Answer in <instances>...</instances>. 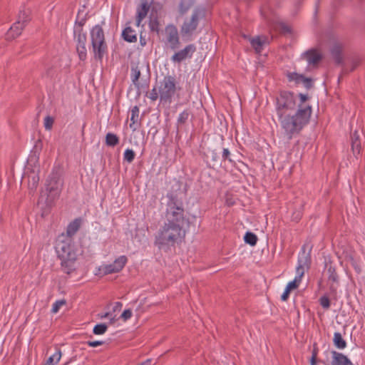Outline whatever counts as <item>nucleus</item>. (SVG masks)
Segmentation results:
<instances>
[{
    "mask_svg": "<svg viewBox=\"0 0 365 365\" xmlns=\"http://www.w3.org/2000/svg\"><path fill=\"white\" fill-rule=\"evenodd\" d=\"M183 183L174 179L172 182L170 190L166 195L168 202L166 203L165 218L166 222L179 225L184 228L185 225L189 224V218L186 217L183 202L180 197L181 193H186L185 185L184 190L182 192Z\"/></svg>",
    "mask_w": 365,
    "mask_h": 365,
    "instance_id": "obj_1",
    "label": "nucleus"
},
{
    "mask_svg": "<svg viewBox=\"0 0 365 365\" xmlns=\"http://www.w3.org/2000/svg\"><path fill=\"white\" fill-rule=\"evenodd\" d=\"M312 113L310 105L299 104L294 114L290 113L278 118L282 128L289 139L299 134L303 128L309 123Z\"/></svg>",
    "mask_w": 365,
    "mask_h": 365,
    "instance_id": "obj_2",
    "label": "nucleus"
},
{
    "mask_svg": "<svg viewBox=\"0 0 365 365\" xmlns=\"http://www.w3.org/2000/svg\"><path fill=\"white\" fill-rule=\"evenodd\" d=\"M55 248L63 272L70 274L74 272L77 268L78 255L73 240L69 237H65L63 234L58 237Z\"/></svg>",
    "mask_w": 365,
    "mask_h": 365,
    "instance_id": "obj_3",
    "label": "nucleus"
},
{
    "mask_svg": "<svg viewBox=\"0 0 365 365\" xmlns=\"http://www.w3.org/2000/svg\"><path fill=\"white\" fill-rule=\"evenodd\" d=\"M185 237V230L179 225L165 222L155 235V245L159 249H170L181 242Z\"/></svg>",
    "mask_w": 365,
    "mask_h": 365,
    "instance_id": "obj_4",
    "label": "nucleus"
},
{
    "mask_svg": "<svg viewBox=\"0 0 365 365\" xmlns=\"http://www.w3.org/2000/svg\"><path fill=\"white\" fill-rule=\"evenodd\" d=\"M63 185L60 170L53 169L46 179L45 190L41 192L39 201L44 200L46 205H51L53 201L60 196Z\"/></svg>",
    "mask_w": 365,
    "mask_h": 365,
    "instance_id": "obj_5",
    "label": "nucleus"
},
{
    "mask_svg": "<svg viewBox=\"0 0 365 365\" xmlns=\"http://www.w3.org/2000/svg\"><path fill=\"white\" fill-rule=\"evenodd\" d=\"M92 51L95 59L102 61L108 52L103 29L100 25H96L91 31Z\"/></svg>",
    "mask_w": 365,
    "mask_h": 365,
    "instance_id": "obj_6",
    "label": "nucleus"
},
{
    "mask_svg": "<svg viewBox=\"0 0 365 365\" xmlns=\"http://www.w3.org/2000/svg\"><path fill=\"white\" fill-rule=\"evenodd\" d=\"M296 108V100L294 93L287 91H280L276 98V113L277 117H282L290 112L294 111Z\"/></svg>",
    "mask_w": 365,
    "mask_h": 365,
    "instance_id": "obj_7",
    "label": "nucleus"
},
{
    "mask_svg": "<svg viewBox=\"0 0 365 365\" xmlns=\"http://www.w3.org/2000/svg\"><path fill=\"white\" fill-rule=\"evenodd\" d=\"M176 92V81L175 76H165L159 87V95L163 102H170Z\"/></svg>",
    "mask_w": 365,
    "mask_h": 365,
    "instance_id": "obj_8",
    "label": "nucleus"
},
{
    "mask_svg": "<svg viewBox=\"0 0 365 365\" xmlns=\"http://www.w3.org/2000/svg\"><path fill=\"white\" fill-rule=\"evenodd\" d=\"M199 11L195 10L193 11L191 18L186 19L181 26L180 32L183 36H190L197 29L199 22Z\"/></svg>",
    "mask_w": 365,
    "mask_h": 365,
    "instance_id": "obj_9",
    "label": "nucleus"
},
{
    "mask_svg": "<svg viewBox=\"0 0 365 365\" xmlns=\"http://www.w3.org/2000/svg\"><path fill=\"white\" fill-rule=\"evenodd\" d=\"M166 41L171 50H176L180 47V38L178 31L175 26L173 24L168 25L165 27Z\"/></svg>",
    "mask_w": 365,
    "mask_h": 365,
    "instance_id": "obj_10",
    "label": "nucleus"
},
{
    "mask_svg": "<svg viewBox=\"0 0 365 365\" xmlns=\"http://www.w3.org/2000/svg\"><path fill=\"white\" fill-rule=\"evenodd\" d=\"M127 261L128 259L125 255L120 256L113 263L103 265L100 270L103 271L105 274L119 272L125 267Z\"/></svg>",
    "mask_w": 365,
    "mask_h": 365,
    "instance_id": "obj_11",
    "label": "nucleus"
},
{
    "mask_svg": "<svg viewBox=\"0 0 365 365\" xmlns=\"http://www.w3.org/2000/svg\"><path fill=\"white\" fill-rule=\"evenodd\" d=\"M74 39L76 41V51L81 61H85L87 56L86 33L81 31L76 33V36H74Z\"/></svg>",
    "mask_w": 365,
    "mask_h": 365,
    "instance_id": "obj_12",
    "label": "nucleus"
},
{
    "mask_svg": "<svg viewBox=\"0 0 365 365\" xmlns=\"http://www.w3.org/2000/svg\"><path fill=\"white\" fill-rule=\"evenodd\" d=\"M196 47L194 44H189L183 49L176 52L171 57V60L174 63H180L187 58H191L192 54L195 52Z\"/></svg>",
    "mask_w": 365,
    "mask_h": 365,
    "instance_id": "obj_13",
    "label": "nucleus"
},
{
    "mask_svg": "<svg viewBox=\"0 0 365 365\" xmlns=\"http://www.w3.org/2000/svg\"><path fill=\"white\" fill-rule=\"evenodd\" d=\"M325 354L327 356L331 355V365H353L351 361L341 353L327 349L325 351Z\"/></svg>",
    "mask_w": 365,
    "mask_h": 365,
    "instance_id": "obj_14",
    "label": "nucleus"
},
{
    "mask_svg": "<svg viewBox=\"0 0 365 365\" xmlns=\"http://www.w3.org/2000/svg\"><path fill=\"white\" fill-rule=\"evenodd\" d=\"M140 110L138 106H133L130 110V121L129 125L133 131H135L140 125L141 119L139 117Z\"/></svg>",
    "mask_w": 365,
    "mask_h": 365,
    "instance_id": "obj_15",
    "label": "nucleus"
},
{
    "mask_svg": "<svg viewBox=\"0 0 365 365\" xmlns=\"http://www.w3.org/2000/svg\"><path fill=\"white\" fill-rule=\"evenodd\" d=\"M309 65H316L322 59V55L314 48L309 49L303 53Z\"/></svg>",
    "mask_w": 365,
    "mask_h": 365,
    "instance_id": "obj_16",
    "label": "nucleus"
},
{
    "mask_svg": "<svg viewBox=\"0 0 365 365\" xmlns=\"http://www.w3.org/2000/svg\"><path fill=\"white\" fill-rule=\"evenodd\" d=\"M25 26L21 24V21H16L9 29L6 34L7 40H13L18 37L22 32Z\"/></svg>",
    "mask_w": 365,
    "mask_h": 365,
    "instance_id": "obj_17",
    "label": "nucleus"
},
{
    "mask_svg": "<svg viewBox=\"0 0 365 365\" xmlns=\"http://www.w3.org/2000/svg\"><path fill=\"white\" fill-rule=\"evenodd\" d=\"M150 9V5L145 1L137 9L136 26H139L141 21L146 17Z\"/></svg>",
    "mask_w": 365,
    "mask_h": 365,
    "instance_id": "obj_18",
    "label": "nucleus"
},
{
    "mask_svg": "<svg viewBox=\"0 0 365 365\" xmlns=\"http://www.w3.org/2000/svg\"><path fill=\"white\" fill-rule=\"evenodd\" d=\"M351 145L353 154L356 156L360 154L361 146L358 132L354 131L351 135Z\"/></svg>",
    "mask_w": 365,
    "mask_h": 365,
    "instance_id": "obj_19",
    "label": "nucleus"
},
{
    "mask_svg": "<svg viewBox=\"0 0 365 365\" xmlns=\"http://www.w3.org/2000/svg\"><path fill=\"white\" fill-rule=\"evenodd\" d=\"M267 38L265 36H256L250 40V43L257 53H260L263 49V46L267 42Z\"/></svg>",
    "mask_w": 365,
    "mask_h": 365,
    "instance_id": "obj_20",
    "label": "nucleus"
},
{
    "mask_svg": "<svg viewBox=\"0 0 365 365\" xmlns=\"http://www.w3.org/2000/svg\"><path fill=\"white\" fill-rule=\"evenodd\" d=\"M311 264V256L310 253H307L305 250V245L302 248V252L300 253L298 258V264L302 267L309 268Z\"/></svg>",
    "mask_w": 365,
    "mask_h": 365,
    "instance_id": "obj_21",
    "label": "nucleus"
},
{
    "mask_svg": "<svg viewBox=\"0 0 365 365\" xmlns=\"http://www.w3.org/2000/svg\"><path fill=\"white\" fill-rule=\"evenodd\" d=\"M123 38L129 43H135L137 41V35L135 31L130 27L127 26L122 32Z\"/></svg>",
    "mask_w": 365,
    "mask_h": 365,
    "instance_id": "obj_22",
    "label": "nucleus"
},
{
    "mask_svg": "<svg viewBox=\"0 0 365 365\" xmlns=\"http://www.w3.org/2000/svg\"><path fill=\"white\" fill-rule=\"evenodd\" d=\"M39 182V176L38 173L32 172L28 175V185L30 192L34 193Z\"/></svg>",
    "mask_w": 365,
    "mask_h": 365,
    "instance_id": "obj_23",
    "label": "nucleus"
},
{
    "mask_svg": "<svg viewBox=\"0 0 365 365\" xmlns=\"http://www.w3.org/2000/svg\"><path fill=\"white\" fill-rule=\"evenodd\" d=\"M80 226H81V220L80 219H76L73 222H71L67 227L66 235H64L65 237H69L71 239H72V237L79 230Z\"/></svg>",
    "mask_w": 365,
    "mask_h": 365,
    "instance_id": "obj_24",
    "label": "nucleus"
},
{
    "mask_svg": "<svg viewBox=\"0 0 365 365\" xmlns=\"http://www.w3.org/2000/svg\"><path fill=\"white\" fill-rule=\"evenodd\" d=\"M299 284V280H298L297 277H295V279L293 281L289 282L285 288L284 293L281 296L282 300L287 301V299L289 298L291 291L297 289Z\"/></svg>",
    "mask_w": 365,
    "mask_h": 365,
    "instance_id": "obj_25",
    "label": "nucleus"
},
{
    "mask_svg": "<svg viewBox=\"0 0 365 365\" xmlns=\"http://www.w3.org/2000/svg\"><path fill=\"white\" fill-rule=\"evenodd\" d=\"M140 75L141 73L138 66L136 65H132L130 70V78L133 85L137 88H139L140 86L139 78Z\"/></svg>",
    "mask_w": 365,
    "mask_h": 365,
    "instance_id": "obj_26",
    "label": "nucleus"
},
{
    "mask_svg": "<svg viewBox=\"0 0 365 365\" xmlns=\"http://www.w3.org/2000/svg\"><path fill=\"white\" fill-rule=\"evenodd\" d=\"M80 14H81V12L79 11L78 14V16H77V19H76V21L75 23L74 28H73V34H74L75 36H76V33H80L81 31H83V26H84V24L86 21V16L80 18Z\"/></svg>",
    "mask_w": 365,
    "mask_h": 365,
    "instance_id": "obj_27",
    "label": "nucleus"
},
{
    "mask_svg": "<svg viewBox=\"0 0 365 365\" xmlns=\"http://www.w3.org/2000/svg\"><path fill=\"white\" fill-rule=\"evenodd\" d=\"M332 57L337 65H340L343 60L341 56V48L339 45H335L331 51Z\"/></svg>",
    "mask_w": 365,
    "mask_h": 365,
    "instance_id": "obj_28",
    "label": "nucleus"
},
{
    "mask_svg": "<svg viewBox=\"0 0 365 365\" xmlns=\"http://www.w3.org/2000/svg\"><path fill=\"white\" fill-rule=\"evenodd\" d=\"M327 268L328 273V279L329 282H332L333 283H339V275L336 271V268L332 266L331 263H330Z\"/></svg>",
    "mask_w": 365,
    "mask_h": 365,
    "instance_id": "obj_29",
    "label": "nucleus"
},
{
    "mask_svg": "<svg viewBox=\"0 0 365 365\" xmlns=\"http://www.w3.org/2000/svg\"><path fill=\"white\" fill-rule=\"evenodd\" d=\"M333 342L334 346L339 349H343L346 346V342L339 332L334 333Z\"/></svg>",
    "mask_w": 365,
    "mask_h": 365,
    "instance_id": "obj_30",
    "label": "nucleus"
},
{
    "mask_svg": "<svg viewBox=\"0 0 365 365\" xmlns=\"http://www.w3.org/2000/svg\"><path fill=\"white\" fill-rule=\"evenodd\" d=\"M30 20V11L29 9L20 10L16 21H21V24L26 26Z\"/></svg>",
    "mask_w": 365,
    "mask_h": 365,
    "instance_id": "obj_31",
    "label": "nucleus"
},
{
    "mask_svg": "<svg viewBox=\"0 0 365 365\" xmlns=\"http://www.w3.org/2000/svg\"><path fill=\"white\" fill-rule=\"evenodd\" d=\"M61 357V351L60 349H56L55 352L51 354L47 359L45 365H55Z\"/></svg>",
    "mask_w": 365,
    "mask_h": 365,
    "instance_id": "obj_32",
    "label": "nucleus"
},
{
    "mask_svg": "<svg viewBox=\"0 0 365 365\" xmlns=\"http://www.w3.org/2000/svg\"><path fill=\"white\" fill-rule=\"evenodd\" d=\"M192 0H181L179 5V12L181 15H184L192 6Z\"/></svg>",
    "mask_w": 365,
    "mask_h": 365,
    "instance_id": "obj_33",
    "label": "nucleus"
},
{
    "mask_svg": "<svg viewBox=\"0 0 365 365\" xmlns=\"http://www.w3.org/2000/svg\"><path fill=\"white\" fill-rule=\"evenodd\" d=\"M106 143L108 146L114 147L119 143V138L115 134L108 133L106 135Z\"/></svg>",
    "mask_w": 365,
    "mask_h": 365,
    "instance_id": "obj_34",
    "label": "nucleus"
},
{
    "mask_svg": "<svg viewBox=\"0 0 365 365\" xmlns=\"http://www.w3.org/2000/svg\"><path fill=\"white\" fill-rule=\"evenodd\" d=\"M257 237L251 232H247L244 236V240L247 244L255 246L257 242Z\"/></svg>",
    "mask_w": 365,
    "mask_h": 365,
    "instance_id": "obj_35",
    "label": "nucleus"
},
{
    "mask_svg": "<svg viewBox=\"0 0 365 365\" xmlns=\"http://www.w3.org/2000/svg\"><path fill=\"white\" fill-rule=\"evenodd\" d=\"M287 77L289 80V81H294L296 83H299L303 81V79L304 78V76L302 74H299L297 73L293 72H288L287 74Z\"/></svg>",
    "mask_w": 365,
    "mask_h": 365,
    "instance_id": "obj_36",
    "label": "nucleus"
},
{
    "mask_svg": "<svg viewBox=\"0 0 365 365\" xmlns=\"http://www.w3.org/2000/svg\"><path fill=\"white\" fill-rule=\"evenodd\" d=\"M207 158L211 159L212 168L221 165L220 156L216 150H210L207 155Z\"/></svg>",
    "mask_w": 365,
    "mask_h": 365,
    "instance_id": "obj_37",
    "label": "nucleus"
},
{
    "mask_svg": "<svg viewBox=\"0 0 365 365\" xmlns=\"http://www.w3.org/2000/svg\"><path fill=\"white\" fill-rule=\"evenodd\" d=\"M276 29L283 34H289L292 31L290 26L282 21L277 23Z\"/></svg>",
    "mask_w": 365,
    "mask_h": 365,
    "instance_id": "obj_38",
    "label": "nucleus"
},
{
    "mask_svg": "<svg viewBox=\"0 0 365 365\" xmlns=\"http://www.w3.org/2000/svg\"><path fill=\"white\" fill-rule=\"evenodd\" d=\"M108 329V326L106 324H96L93 328V333L96 335H100L104 334Z\"/></svg>",
    "mask_w": 365,
    "mask_h": 365,
    "instance_id": "obj_39",
    "label": "nucleus"
},
{
    "mask_svg": "<svg viewBox=\"0 0 365 365\" xmlns=\"http://www.w3.org/2000/svg\"><path fill=\"white\" fill-rule=\"evenodd\" d=\"M135 157V152L131 149H126L124 152V160L127 161L128 163H130L133 161L134 158Z\"/></svg>",
    "mask_w": 365,
    "mask_h": 365,
    "instance_id": "obj_40",
    "label": "nucleus"
},
{
    "mask_svg": "<svg viewBox=\"0 0 365 365\" xmlns=\"http://www.w3.org/2000/svg\"><path fill=\"white\" fill-rule=\"evenodd\" d=\"M160 23L158 17L150 18L149 22V27L152 31H159Z\"/></svg>",
    "mask_w": 365,
    "mask_h": 365,
    "instance_id": "obj_41",
    "label": "nucleus"
},
{
    "mask_svg": "<svg viewBox=\"0 0 365 365\" xmlns=\"http://www.w3.org/2000/svg\"><path fill=\"white\" fill-rule=\"evenodd\" d=\"M189 116H190V112L187 110L182 111L178 116V125L185 124L187 122Z\"/></svg>",
    "mask_w": 365,
    "mask_h": 365,
    "instance_id": "obj_42",
    "label": "nucleus"
},
{
    "mask_svg": "<svg viewBox=\"0 0 365 365\" xmlns=\"http://www.w3.org/2000/svg\"><path fill=\"white\" fill-rule=\"evenodd\" d=\"M222 160L223 162L229 161L231 163H235V161L231 158V153L227 148H223Z\"/></svg>",
    "mask_w": 365,
    "mask_h": 365,
    "instance_id": "obj_43",
    "label": "nucleus"
},
{
    "mask_svg": "<svg viewBox=\"0 0 365 365\" xmlns=\"http://www.w3.org/2000/svg\"><path fill=\"white\" fill-rule=\"evenodd\" d=\"M317 354H318V347H317V344H314L312 355L310 359L311 365H316V364L317 363Z\"/></svg>",
    "mask_w": 365,
    "mask_h": 365,
    "instance_id": "obj_44",
    "label": "nucleus"
},
{
    "mask_svg": "<svg viewBox=\"0 0 365 365\" xmlns=\"http://www.w3.org/2000/svg\"><path fill=\"white\" fill-rule=\"evenodd\" d=\"M54 119L50 115H47L44 119V127L47 130H50L53 125Z\"/></svg>",
    "mask_w": 365,
    "mask_h": 365,
    "instance_id": "obj_45",
    "label": "nucleus"
},
{
    "mask_svg": "<svg viewBox=\"0 0 365 365\" xmlns=\"http://www.w3.org/2000/svg\"><path fill=\"white\" fill-rule=\"evenodd\" d=\"M66 301L65 299L58 300L56 301L52 307L51 312L53 313H57L60 309L61 307L66 304Z\"/></svg>",
    "mask_w": 365,
    "mask_h": 365,
    "instance_id": "obj_46",
    "label": "nucleus"
},
{
    "mask_svg": "<svg viewBox=\"0 0 365 365\" xmlns=\"http://www.w3.org/2000/svg\"><path fill=\"white\" fill-rule=\"evenodd\" d=\"M320 305L325 309H328L330 307V300L328 297L322 296L319 299Z\"/></svg>",
    "mask_w": 365,
    "mask_h": 365,
    "instance_id": "obj_47",
    "label": "nucleus"
},
{
    "mask_svg": "<svg viewBox=\"0 0 365 365\" xmlns=\"http://www.w3.org/2000/svg\"><path fill=\"white\" fill-rule=\"evenodd\" d=\"M350 261H351V264L354 267L356 272L357 274H360L361 272V267L360 264L352 257L350 259Z\"/></svg>",
    "mask_w": 365,
    "mask_h": 365,
    "instance_id": "obj_48",
    "label": "nucleus"
},
{
    "mask_svg": "<svg viewBox=\"0 0 365 365\" xmlns=\"http://www.w3.org/2000/svg\"><path fill=\"white\" fill-rule=\"evenodd\" d=\"M132 314H133V313H132L131 309H125L123 311V312L122 313V314L120 316V318L123 321H127L128 319L131 318Z\"/></svg>",
    "mask_w": 365,
    "mask_h": 365,
    "instance_id": "obj_49",
    "label": "nucleus"
},
{
    "mask_svg": "<svg viewBox=\"0 0 365 365\" xmlns=\"http://www.w3.org/2000/svg\"><path fill=\"white\" fill-rule=\"evenodd\" d=\"M148 97L153 101H155L158 99V93L155 87L151 90V91L149 93V95L148 96Z\"/></svg>",
    "mask_w": 365,
    "mask_h": 365,
    "instance_id": "obj_50",
    "label": "nucleus"
},
{
    "mask_svg": "<svg viewBox=\"0 0 365 365\" xmlns=\"http://www.w3.org/2000/svg\"><path fill=\"white\" fill-rule=\"evenodd\" d=\"M305 267H302V266L299 265V264L297 267L296 271H297V274L298 275L297 277L298 280H299V282H301V279H302V276L304 274V268Z\"/></svg>",
    "mask_w": 365,
    "mask_h": 365,
    "instance_id": "obj_51",
    "label": "nucleus"
},
{
    "mask_svg": "<svg viewBox=\"0 0 365 365\" xmlns=\"http://www.w3.org/2000/svg\"><path fill=\"white\" fill-rule=\"evenodd\" d=\"M303 83H304V87L307 88V89H310L313 87V82H312V79L310 78H307L304 76V78L303 79Z\"/></svg>",
    "mask_w": 365,
    "mask_h": 365,
    "instance_id": "obj_52",
    "label": "nucleus"
},
{
    "mask_svg": "<svg viewBox=\"0 0 365 365\" xmlns=\"http://www.w3.org/2000/svg\"><path fill=\"white\" fill-rule=\"evenodd\" d=\"M324 355L325 357L320 356L319 359H317V362L321 364H327L329 361V357L331 356V355H327L325 352L324 353Z\"/></svg>",
    "mask_w": 365,
    "mask_h": 365,
    "instance_id": "obj_53",
    "label": "nucleus"
},
{
    "mask_svg": "<svg viewBox=\"0 0 365 365\" xmlns=\"http://www.w3.org/2000/svg\"><path fill=\"white\" fill-rule=\"evenodd\" d=\"M299 97L300 99V103L303 106H307L308 104L305 105L304 103L309 99V96L306 94L299 93Z\"/></svg>",
    "mask_w": 365,
    "mask_h": 365,
    "instance_id": "obj_54",
    "label": "nucleus"
},
{
    "mask_svg": "<svg viewBox=\"0 0 365 365\" xmlns=\"http://www.w3.org/2000/svg\"><path fill=\"white\" fill-rule=\"evenodd\" d=\"M87 344L92 347H96L98 346L102 345L104 344L103 341H88Z\"/></svg>",
    "mask_w": 365,
    "mask_h": 365,
    "instance_id": "obj_55",
    "label": "nucleus"
},
{
    "mask_svg": "<svg viewBox=\"0 0 365 365\" xmlns=\"http://www.w3.org/2000/svg\"><path fill=\"white\" fill-rule=\"evenodd\" d=\"M301 217L302 213L299 211L294 212L292 215V220L295 222H298L301 219Z\"/></svg>",
    "mask_w": 365,
    "mask_h": 365,
    "instance_id": "obj_56",
    "label": "nucleus"
},
{
    "mask_svg": "<svg viewBox=\"0 0 365 365\" xmlns=\"http://www.w3.org/2000/svg\"><path fill=\"white\" fill-rule=\"evenodd\" d=\"M123 304L120 302H117L115 303L114 307H113V312H116L117 310H120L122 307Z\"/></svg>",
    "mask_w": 365,
    "mask_h": 365,
    "instance_id": "obj_57",
    "label": "nucleus"
},
{
    "mask_svg": "<svg viewBox=\"0 0 365 365\" xmlns=\"http://www.w3.org/2000/svg\"><path fill=\"white\" fill-rule=\"evenodd\" d=\"M140 45H141L142 46H145V44H146V40H145V38L144 37H143L142 36H140Z\"/></svg>",
    "mask_w": 365,
    "mask_h": 365,
    "instance_id": "obj_58",
    "label": "nucleus"
},
{
    "mask_svg": "<svg viewBox=\"0 0 365 365\" xmlns=\"http://www.w3.org/2000/svg\"><path fill=\"white\" fill-rule=\"evenodd\" d=\"M330 291L332 292V293H336V287L334 285V284H331L330 285Z\"/></svg>",
    "mask_w": 365,
    "mask_h": 365,
    "instance_id": "obj_59",
    "label": "nucleus"
},
{
    "mask_svg": "<svg viewBox=\"0 0 365 365\" xmlns=\"http://www.w3.org/2000/svg\"><path fill=\"white\" fill-rule=\"evenodd\" d=\"M37 158H37L35 155H30V157H29V160L32 161L34 159V160H36Z\"/></svg>",
    "mask_w": 365,
    "mask_h": 365,
    "instance_id": "obj_60",
    "label": "nucleus"
},
{
    "mask_svg": "<svg viewBox=\"0 0 365 365\" xmlns=\"http://www.w3.org/2000/svg\"><path fill=\"white\" fill-rule=\"evenodd\" d=\"M110 313L109 312H106V314H104V315L101 316V318H106V317H108L110 316Z\"/></svg>",
    "mask_w": 365,
    "mask_h": 365,
    "instance_id": "obj_61",
    "label": "nucleus"
},
{
    "mask_svg": "<svg viewBox=\"0 0 365 365\" xmlns=\"http://www.w3.org/2000/svg\"><path fill=\"white\" fill-rule=\"evenodd\" d=\"M114 322H115V319H114V318H112V319H110V323L112 324V323H113Z\"/></svg>",
    "mask_w": 365,
    "mask_h": 365,
    "instance_id": "obj_62",
    "label": "nucleus"
},
{
    "mask_svg": "<svg viewBox=\"0 0 365 365\" xmlns=\"http://www.w3.org/2000/svg\"><path fill=\"white\" fill-rule=\"evenodd\" d=\"M139 365H145V362H141Z\"/></svg>",
    "mask_w": 365,
    "mask_h": 365,
    "instance_id": "obj_63",
    "label": "nucleus"
},
{
    "mask_svg": "<svg viewBox=\"0 0 365 365\" xmlns=\"http://www.w3.org/2000/svg\"><path fill=\"white\" fill-rule=\"evenodd\" d=\"M68 362H66L63 365H68Z\"/></svg>",
    "mask_w": 365,
    "mask_h": 365,
    "instance_id": "obj_64",
    "label": "nucleus"
}]
</instances>
